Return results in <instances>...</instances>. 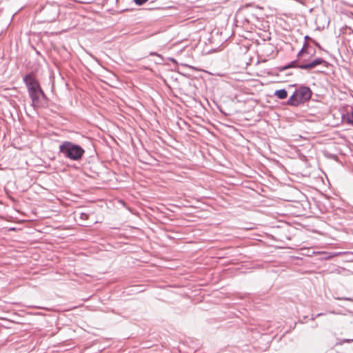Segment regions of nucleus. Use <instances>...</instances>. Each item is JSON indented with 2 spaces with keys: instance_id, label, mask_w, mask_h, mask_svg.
Masks as SVG:
<instances>
[{
  "instance_id": "1",
  "label": "nucleus",
  "mask_w": 353,
  "mask_h": 353,
  "mask_svg": "<svg viewBox=\"0 0 353 353\" xmlns=\"http://www.w3.org/2000/svg\"><path fill=\"white\" fill-rule=\"evenodd\" d=\"M59 150L67 158L75 161L81 159L85 152L81 146L69 141L63 142L59 146Z\"/></svg>"
},
{
  "instance_id": "2",
  "label": "nucleus",
  "mask_w": 353,
  "mask_h": 353,
  "mask_svg": "<svg viewBox=\"0 0 353 353\" xmlns=\"http://www.w3.org/2000/svg\"><path fill=\"white\" fill-rule=\"evenodd\" d=\"M310 90L307 88H301L294 92L290 97L288 103L292 105H297L310 98Z\"/></svg>"
},
{
  "instance_id": "3",
  "label": "nucleus",
  "mask_w": 353,
  "mask_h": 353,
  "mask_svg": "<svg viewBox=\"0 0 353 353\" xmlns=\"http://www.w3.org/2000/svg\"><path fill=\"white\" fill-rule=\"evenodd\" d=\"M24 81L28 88L29 92L30 91L41 90V87L37 80L31 75L28 74L24 78Z\"/></svg>"
},
{
  "instance_id": "4",
  "label": "nucleus",
  "mask_w": 353,
  "mask_h": 353,
  "mask_svg": "<svg viewBox=\"0 0 353 353\" xmlns=\"http://www.w3.org/2000/svg\"><path fill=\"white\" fill-rule=\"evenodd\" d=\"M30 96L32 99V103L34 106L38 107L40 105L41 98L45 97V94L42 90L37 91H30L29 92Z\"/></svg>"
},
{
  "instance_id": "5",
  "label": "nucleus",
  "mask_w": 353,
  "mask_h": 353,
  "mask_svg": "<svg viewBox=\"0 0 353 353\" xmlns=\"http://www.w3.org/2000/svg\"><path fill=\"white\" fill-rule=\"evenodd\" d=\"M324 63H325V61L323 59L318 58L311 61L310 63L299 65H298V67L301 69L311 70L315 68L316 66L323 64Z\"/></svg>"
},
{
  "instance_id": "6",
  "label": "nucleus",
  "mask_w": 353,
  "mask_h": 353,
  "mask_svg": "<svg viewBox=\"0 0 353 353\" xmlns=\"http://www.w3.org/2000/svg\"><path fill=\"white\" fill-rule=\"evenodd\" d=\"M310 50L312 48L309 46L308 44L305 43L301 50L298 54V58L300 60H303V61H307L309 60Z\"/></svg>"
},
{
  "instance_id": "7",
  "label": "nucleus",
  "mask_w": 353,
  "mask_h": 353,
  "mask_svg": "<svg viewBox=\"0 0 353 353\" xmlns=\"http://www.w3.org/2000/svg\"><path fill=\"white\" fill-rule=\"evenodd\" d=\"M274 94L281 99H284L288 97V92L285 89L276 90Z\"/></svg>"
},
{
  "instance_id": "8",
  "label": "nucleus",
  "mask_w": 353,
  "mask_h": 353,
  "mask_svg": "<svg viewBox=\"0 0 353 353\" xmlns=\"http://www.w3.org/2000/svg\"><path fill=\"white\" fill-rule=\"evenodd\" d=\"M296 67V61H292L289 65H285L283 67H279L278 69L279 71H283L290 68Z\"/></svg>"
},
{
  "instance_id": "9",
  "label": "nucleus",
  "mask_w": 353,
  "mask_h": 353,
  "mask_svg": "<svg viewBox=\"0 0 353 353\" xmlns=\"http://www.w3.org/2000/svg\"><path fill=\"white\" fill-rule=\"evenodd\" d=\"M347 122L353 125V111L347 115Z\"/></svg>"
},
{
  "instance_id": "10",
  "label": "nucleus",
  "mask_w": 353,
  "mask_h": 353,
  "mask_svg": "<svg viewBox=\"0 0 353 353\" xmlns=\"http://www.w3.org/2000/svg\"><path fill=\"white\" fill-rule=\"evenodd\" d=\"M148 0H134V2L137 5H142L145 3Z\"/></svg>"
}]
</instances>
